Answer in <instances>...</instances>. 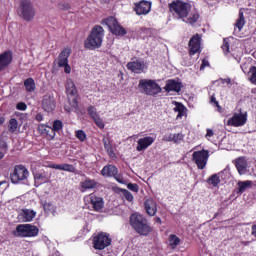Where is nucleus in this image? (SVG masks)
<instances>
[{"label": "nucleus", "mask_w": 256, "mask_h": 256, "mask_svg": "<svg viewBox=\"0 0 256 256\" xmlns=\"http://www.w3.org/2000/svg\"><path fill=\"white\" fill-rule=\"evenodd\" d=\"M210 103L214 106L217 107L218 111H220L221 106L219 105V102L217 101V98H215V94H212L210 97Z\"/></svg>", "instance_id": "c03bdc74"}, {"label": "nucleus", "mask_w": 256, "mask_h": 256, "mask_svg": "<svg viewBox=\"0 0 256 256\" xmlns=\"http://www.w3.org/2000/svg\"><path fill=\"white\" fill-rule=\"evenodd\" d=\"M61 129H63V122L61 120H55L53 122V127H52V130L53 132H59L61 131Z\"/></svg>", "instance_id": "58836bf2"}, {"label": "nucleus", "mask_w": 256, "mask_h": 256, "mask_svg": "<svg viewBox=\"0 0 256 256\" xmlns=\"http://www.w3.org/2000/svg\"><path fill=\"white\" fill-rule=\"evenodd\" d=\"M153 143H155V139L151 136L140 138L137 141L136 151H147V149H149V147H151Z\"/></svg>", "instance_id": "ddd939ff"}, {"label": "nucleus", "mask_w": 256, "mask_h": 256, "mask_svg": "<svg viewBox=\"0 0 256 256\" xmlns=\"http://www.w3.org/2000/svg\"><path fill=\"white\" fill-rule=\"evenodd\" d=\"M16 109H18V111H27V104H25V102H19L16 105Z\"/></svg>", "instance_id": "09e8293b"}, {"label": "nucleus", "mask_w": 256, "mask_h": 256, "mask_svg": "<svg viewBox=\"0 0 256 256\" xmlns=\"http://www.w3.org/2000/svg\"><path fill=\"white\" fill-rule=\"evenodd\" d=\"M117 173H119V170H117V167L113 165L104 166L101 171V175H103V177H115Z\"/></svg>", "instance_id": "393cba45"}, {"label": "nucleus", "mask_w": 256, "mask_h": 256, "mask_svg": "<svg viewBox=\"0 0 256 256\" xmlns=\"http://www.w3.org/2000/svg\"><path fill=\"white\" fill-rule=\"evenodd\" d=\"M65 111H67V113H71V111H73V108L65 106Z\"/></svg>", "instance_id": "69168bd1"}, {"label": "nucleus", "mask_w": 256, "mask_h": 256, "mask_svg": "<svg viewBox=\"0 0 256 256\" xmlns=\"http://www.w3.org/2000/svg\"><path fill=\"white\" fill-rule=\"evenodd\" d=\"M51 169H57L58 171H63V164H52L50 165Z\"/></svg>", "instance_id": "603ef678"}, {"label": "nucleus", "mask_w": 256, "mask_h": 256, "mask_svg": "<svg viewBox=\"0 0 256 256\" xmlns=\"http://www.w3.org/2000/svg\"><path fill=\"white\" fill-rule=\"evenodd\" d=\"M230 45H229V39L224 38L223 44H222V51L224 52V55H227L229 53Z\"/></svg>", "instance_id": "79ce46f5"}, {"label": "nucleus", "mask_w": 256, "mask_h": 256, "mask_svg": "<svg viewBox=\"0 0 256 256\" xmlns=\"http://www.w3.org/2000/svg\"><path fill=\"white\" fill-rule=\"evenodd\" d=\"M163 141H166V142L173 141V134H165L163 137Z\"/></svg>", "instance_id": "5fc2aeb1"}, {"label": "nucleus", "mask_w": 256, "mask_h": 256, "mask_svg": "<svg viewBox=\"0 0 256 256\" xmlns=\"http://www.w3.org/2000/svg\"><path fill=\"white\" fill-rule=\"evenodd\" d=\"M134 10L138 15H148L151 11V2L142 0L135 4Z\"/></svg>", "instance_id": "4468645a"}, {"label": "nucleus", "mask_w": 256, "mask_h": 256, "mask_svg": "<svg viewBox=\"0 0 256 256\" xmlns=\"http://www.w3.org/2000/svg\"><path fill=\"white\" fill-rule=\"evenodd\" d=\"M9 147L7 146V142L0 140V151L7 153Z\"/></svg>", "instance_id": "de8ad7c7"}, {"label": "nucleus", "mask_w": 256, "mask_h": 256, "mask_svg": "<svg viewBox=\"0 0 256 256\" xmlns=\"http://www.w3.org/2000/svg\"><path fill=\"white\" fill-rule=\"evenodd\" d=\"M192 161L195 163L198 169H205V167H207V161H209V151H194L192 154Z\"/></svg>", "instance_id": "1a4fd4ad"}, {"label": "nucleus", "mask_w": 256, "mask_h": 256, "mask_svg": "<svg viewBox=\"0 0 256 256\" xmlns=\"http://www.w3.org/2000/svg\"><path fill=\"white\" fill-rule=\"evenodd\" d=\"M76 137L78 140H80L82 143L83 141L87 140V134L83 130H77L76 132Z\"/></svg>", "instance_id": "ea45409f"}, {"label": "nucleus", "mask_w": 256, "mask_h": 256, "mask_svg": "<svg viewBox=\"0 0 256 256\" xmlns=\"http://www.w3.org/2000/svg\"><path fill=\"white\" fill-rule=\"evenodd\" d=\"M102 25H107L109 31H111L113 35L121 37H123V35H127V30H125L123 26L119 25V22L117 21L116 17L110 16L102 20Z\"/></svg>", "instance_id": "0eeeda50"}, {"label": "nucleus", "mask_w": 256, "mask_h": 256, "mask_svg": "<svg viewBox=\"0 0 256 256\" xmlns=\"http://www.w3.org/2000/svg\"><path fill=\"white\" fill-rule=\"evenodd\" d=\"M249 75H250V78H249L250 83H253L255 85L256 84V67L255 66H252L249 69Z\"/></svg>", "instance_id": "4c0bfd02"}, {"label": "nucleus", "mask_w": 256, "mask_h": 256, "mask_svg": "<svg viewBox=\"0 0 256 256\" xmlns=\"http://www.w3.org/2000/svg\"><path fill=\"white\" fill-rule=\"evenodd\" d=\"M71 55V48H65L59 55L58 60L54 63H57L58 67H63L64 72L69 74L71 73V66L69 65V56Z\"/></svg>", "instance_id": "9b49d317"}, {"label": "nucleus", "mask_w": 256, "mask_h": 256, "mask_svg": "<svg viewBox=\"0 0 256 256\" xmlns=\"http://www.w3.org/2000/svg\"><path fill=\"white\" fill-rule=\"evenodd\" d=\"M94 123L99 127V129H105V122H103V119L101 116H98L97 118H94Z\"/></svg>", "instance_id": "37998d69"}, {"label": "nucleus", "mask_w": 256, "mask_h": 256, "mask_svg": "<svg viewBox=\"0 0 256 256\" xmlns=\"http://www.w3.org/2000/svg\"><path fill=\"white\" fill-rule=\"evenodd\" d=\"M174 113H178L176 119H183V117L187 115V108H185L183 104L176 102V106L174 107Z\"/></svg>", "instance_id": "c85d7f7f"}, {"label": "nucleus", "mask_w": 256, "mask_h": 256, "mask_svg": "<svg viewBox=\"0 0 256 256\" xmlns=\"http://www.w3.org/2000/svg\"><path fill=\"white\" fill-rule=\"evenodd\" d=\"M138 87L141 93H144V95L153 96L161 93V86H159L155 80L141 79L139 81Z\"/></svg>", "instance_id": "20e7f679"}, {"label": "nucleus", "mask_w": 256, "mask_h": 256, "mask_svg": "<svg viewBox=\"0 0 256 256\" xmlns=\"http://www.w3.org/2000/svg\"><path fill=\"white\" fill-rule=\"evenodd\" d=\"M235 27L238 31H241L243 27H245V16L243 15V12H239V18L235 23Z\"/></svg>", "instance_id": "473e14b6"}, {"label": "nucleus", "mask_w": 256, "mask_h": 256, "mask_svg": "<svg viewBox=\"0 0 256 256\" xmlns=\"http://www.w3.org/2000/svg\"><path fill=\"white\" fill-rule=\"evenodd\" d=\"M36 120H37V121H43V115L38 114V115L36 116Z\"/></svg>", "instance_id": "e2e57ef3"}, {"label": "nucleus", "mask_w": 256, "mask_h": 256, "mask_svg": "<svg viewBox=\"0 0 256 256\" xmlns=\"http://www.w3.org/2000/svg\"><path fill=\"white\" fill-rule=\"evenodd\" d=\"M213 135H214L213 130L207 129L206 139L213 137Z\"/></svg>", "instance_id": "052dcab7"}, {"label": "nucleus", "mask_w": 256, "mask_h": 256, "mask_svg": "<svg viewBox=\"0 0 256 256\" xmlns=\"http://www.w3.org/2000/svg\"><path fill=\"white\" fill-rule=\"evenodd\" d=\"M3 123H5V118L0 117V125H3Z\"/></svg>", "instance_id": "774afa93"}, {"label": "nucleus", "mask_w": 256, "mask_h": 256, "mask_svg": "<svg viewBox=\"0 0 256 256\" xmlns=\"http://www.w3.org/2000/svg\"><path fill=\"white\" fill-rule=\"evenodd\" d=\"M59 9L62 11H68V9H71V6L68 3H60Z\"/></svg>", "instance_id": "8fccbe9b"}, {"label": "nucleus", "mask_w": 256, "mask_h": 256, "mask_svg": "<svg viewBox=\"0 0 256 256\" xmlns=\"http://www.w3.org/2000/svg\"><path fill=\"white\" fill-rule=\"evenodd\" d=\"M190 47V55H195V53H199L201 49V36L199 34H195L189 41Z\"/></svg>", "instance_id": "f3484780"}, {"label": "nucleus", "mask_w": 256, "mask_h": 256, "mask_svg": "<svg viewBox=\"0 0 256 256\" xmlns=\"http://www.w3.org/2000/svg\"><path fill=\"white\" fill-rule=\"evenodd\" d=\"M13 235L14 237H37L39 235V228L31 224H19Z\"/></svg>", "instance_id": "39448f33"}, {"label": "nucleus", "mask_w": 256, "mask_h": 256, "mask_svg": "<svg viewBox=\"0 0 256 256\" xmlns=\"http://www.w3.org/2000/svg\"><path fill=\"white\" fill-rule=\"evenodd\" d=\"M205 67H209V62L206 59H203L202 64L200 66V71H203V69H205Z\"/></svg>", "instance_id": "4d7b16f0"}, {"label": "nucleus", "mask_w": 256, "mask_h": 256, "mask_svg": "<svg viewBox=\"0 0 256 256\" xmlns=\"http://www.w3.org/2000/svg\"><path fill=\"white\" fill-rule=\"evenodd\" d=\"M5 155H7V153L0 150V161H1V159H3V157H5Z\"/></svg>", "instance_id": "0e129e2a"}, {"label": "nucleus", "mask_w": 256, "mask_h": 256, "mask_svg": "<svg viewBox=\"0 0 256 256\" xmlns=\"http://www.w3.org/2000/svg\"><path fill=\"white\" fill-rule=\"evenodd\" d=\"M88 203H90L94 209V211H101L103 209V198L95 196V194H91L85 198Z\"/></svg>", "instance_id": "dca6fc26"}, {"label": "nucleus", "mask_w": 256, "mask_h": 256, "mask_svg": "<svg viewBox=\"0 0 256 256\" xmlns=\"http://www.w3.org/2000/svg\"><path fill=\"white\" fill-rule=\"evenodd\" d=\"M127 69L132 71V73H141L145 69V62L141 60L129 62L127 64Z\"/></svg>", "instance_id": "412c9836"}, {"label": "nucleus", "mask_w": 256, "mask_h": 256, "mask_svg": "<svg viewBox=\"0 0 256 256\" xmlns=\"http://www.w3.org/2000/svg\"><path fill=\"white\" fill-rule=\"evenodd\" d=\"M24 87L26 91L33 93V91H35V80H33V78H27L24 81Z\"/></svg>", "instance_id": "7c9ffc66"}, {"label": "nucleus", "mask_w": 256, "mask_h": 256, "mask_svg": "<svg viewBox=\"0 0 256 256\" xmlns=\"http://www.w3.org/2000/svg\"><path fill=\"white\" fill-rule=\"evenodd\" d=\"M37 216V212L35 210L23 209L19 214L20 219H22V223H31L33 219Z\"/></svg>", "instance_id": "aec40b11"}, {"label": "nucleus", "mask_w": 256, "mask_h": 256, "mask_svg": "<svg viewBox=\"0 0 256 256\" xmlns=\"http://www.w3.org/2000/svg\"><path fill=\"white\" fill-rule=\"evenodd\" d=\"M29 177V170L23 165H16L13 173L10 175V180L14 185L21 183V181H27Z\"/></svg>", "instance_id": "6e6552de"}, {"label": "nucleus", "mask_w": 256, "mask_h": 256, "mask_svg": "<svg viewBox=\"0 0 256 256\" xmlns=\"http://www.w3.org/2000/svg\"><path fill=\"white\" fill-rule=\"evenodd\" d=\"M109 157H115V151H113V146L106 149Z\"/></svg>", "instance_id": "bf43d9fd"}, {"label": "nucleus", "mask_w": 256, "mask_h": 256, "mask_svg": "<svg viewBox=\"0 0 256 256\" xmlns=\"http://www.w3.org/2000/svg\"><path fill=\"white\" fill-rule=\"evenodd\" d=\"M88 111V115L91 117V119L95 120L97 119L99 116V113H97V108H95V106H89L87 108Z\"/></svg>", "instance_id": "c9c22d12"}, {"label": "nucleus", "mask_w": 256, "mask_h": 256, "mask_svg": "<svg viewBox=\"0 0 256 256\" xmlns=\"http://www.w3.org/2000/svg\"><path fill=\"white\" fill-rule=\"evenodd\" d=\"M118 193H122V195L125 197L126 201H129L131 203L133 201V194L129 192L127 189H118Z\"/></svg>", "instance_id": "f704fd0d"}, {"label": "nucleus", "mask_w": 256, "mask_h": 256, "mask_svg": "<svg viewBox=\"0 0 256 256\" xmlns=\"http://www.w3.org/2000/svg\"><path fill=\"white\" fill-rule=\"evenodd\" d=\"M38 131L42 133V135H47L50 139H55V132L51 126L40 124L38 126Z\"/></svg>", "instance_id": "a878e982"}, {"label": "nucleus", "mask_w": 256, "mask_h": 256, "mask_svg": "<svg viewBox=\"0 0 256 256\" xmlns=\"http://www.w3.org/2000/svg\"><path fill=\"white\" fill-rule=\"evenodd\" d=\"M42 107L46 113L55 111L56 103L55 98L51 95H45L42 100Z\"/></svg>", "instance_id": "2eb2a0df"}, {"label": "nucleus", "mask_w": 256, "mask_h": 256, "mask_svg": "<svg viewBox=\"0 0 256 256\" xmlns=\"http://www.w3.org/2000/svg\"><path fill=\"white\" fill-rule=\"evenodd\" d=\"M234 165L239 175H245V173H247V167H249V164L247 163V159L245 157H239L234 160Z\"/></svg>", "instance_id": "6ab92c4d"}, {"label": "nucleus", "mask_w": 256, "mask_h": 256, "mask_svg": "<svg viewBox=\"0 0 256 256\" xmlns=\"http://www.w3.org/2000/svg\"><path fill=\"white\" fill-rule=\"evenodd\" d=\"M168 9L175 19H181L189 25H195L199 21V12H191V3L189 2L174 0L168 4Z\"/></svg>", "instance_id": "f257e3e1"}, {"label": "nucleus", "mask_w": 256, "mask_h": 256, "mask_svg": "<svg viewBox=\"0 0 256 256\" xmlns=\"http://www.w3.org/2000/svg\"><path fill=\"white\" fill-rule=\"evenodd\" d=\"M99 183L93 179L87 178L85 181L81 182L82 189H96Z\"/></svg>", "instance_id": "c756f323"}, {"label": "nucleus", "mask_w": 256, "mask_h": 256, "mask_svg": "<svg viewBox=\"0 0 256 256\" xmlns=\"http://www.w3.org/2000/svg\"><path fill=\"white\" fill-rule=\"evenodd\" d=\"M103 144H104V149H105V150H107V149L113 147V146L111 145V143H109V140H107V138H103Z\"/></svg>", "instance_id": "864d4df0"}, {"label": "nucleus", "mask_w": 256, "mask_h": 256, "mask_svg": "<svg viewBox=\"0 0 256 256\" xmlns=\"http://www.w3.org/2000/svg\"><path fill=\"white\" fill-rule=\"evenodd\" d=\"M156 223H159V225H161V219L159 217L154 219Z\"/></svg>", "instance_id": "338daca9"}, {"label": "nucleus", "mask_w": 256, "mask_h": 256, "mask_svg": "<svg viewBox=\"0 0 256 256\" xmlns=\"http://www.w3.org/2000/svg\"><path fill=\"white\" fill-rule=\"evenodd\" d=\"M145 209L150 217H154V215L157 213V203H155L153 199H148L145 202Z\"/></svg>", "instance_id": "bb28decb"}, {"label": "nucleus", "mask_w": 256, "mask_h": 256, "mask_svg": "<svg viewBox=\"0 0 256 256\" xmlns=\"http://www.w3.org/2000/svg\"><path fill=\"white\" fill-rule=\"evenodd\" d=\"M181 87V82H178L176 80H168L164 89L165 91H167V93H171V91L179 93V91H181Z\"/></svg>", "instance_id": "4be33fe9"}, {"label": "nucleus", "mask_w": 256, "mask_h": 256, "mask_svg": "<svg viewBox=\"0 0 256 256\" xmlns=\"http://www.w3.org/2000/svg\"><path fill=\"white\" fill-rule=\"evenodd\" d=\"M19 126L17 119L12 118L9 121L8 129L11 133H15L17 131V127Z\"/></svg>", "instance_id": "e433bc0d"}, {"label": "nucleus", "mask_w": 256, "mask_h": 256, "mask_svg": "<svg viewBox=\"0 0 256 256\" xmlns=\"http://www.w3.org/2000/svg\"><path fill=\"white\" fill-rule=\"evenodd\" d=\"M127 188L130 191H133L134 193H139V185L135 184V183H129L127 184Z\"/></svg>", "instance_id": "a18cd8bd"}, {"label": "nucleus", "mask_w": 256, "mask_h": 256, "mask_svg": "<svg viewBox=\"0 0 256 256\" xmlns=\"http://www.w3.org/2000/svg\"><path fill=\"white\" fill-rule=\"evenodd\" d=\"M252 235L256 237V224L252 226Z\"/></svg>", "instance_id": "680f3d73"}, {"label": "nucleus", "mask_w": 256, "mask_h": 256, "mask_svg": "<svg viewBox=\"0 0 256 256\" xmlns=\"http://www.w3.org/2000/svg\"><path fill=\"white\" fill-rule=\"evenodd\" d=\"M130 225L133 230L136 231L139 235H143L144 237L149 235L153 228L149 226V222L146 220L143 215L139 213L132 214L130 217Z\"/></svg>", "instance_id": "f03ea898"}, {"label": "nucleus", "mask_w": 256, "mask_h": 256, "mask_svg": "<svg viewBox=\"0 0 256 256\" xmlns=\"http://www.w3.org/2000/svg\"><path fill=\"white\" fill-rule=\"evenodd\" d=\"M103 37H105V30H103V27L99 25L94 26L90 35L84 42V47L86 49H99L103 44Z\"/></svg>", "instance_id": "7ed1b4c3"}, {"label": "nucleus", "mask_w": 256, "mask_h": 256, "mask_svg": "<svg viewBox=\"0 0 256 256\" xmlns=\"http://www.w3.org/2000/svg\"><path fill=\"white\" fill-rule=\"evenodd\" d=\"M66 93L70 97H75V95H77V87H75V82L71 79H68L66 82Z\"/></svg>", "instance_id": "cd10ccee"}, {"label": "nucleus", "mask_w": 256, "mask_h": 256, "mask_svg": "<svg viewBox=\"0 0 256 256\" xmlns=\"http://www.w3.org/2000/svg\"><path fill=\"white\" fill-rule=\"evenodd\" d=\"M19 15L24 21H33L35 19V8L31 0H20Z\"/></svg>", "instance_id": "423d86ee"}, {"label": "nucleus", "mask_w": 256, "mask_h": 256, "mask_svg": "<svg viewBox=\"0 0 256 256\" xmlns=\"http://www.w3.org/2000/svg\"><path fill=\"white\" fill-rule=\"evenodd\" d=\"M109 157H115V151H113V146L106 149Z\"/></svg>", "instance_id": "13d9d810"}, {"label": "nucleus", "mask_w": 256, "mask_h": 256, "mask_svg": "<svg viewBox=\"0 0 256 256\" xmlns=\"http://www.w3.org/2000/svg\"><path fill=\"white\" fill-rule=\"evenodd\" d=\"M109 245H111V239L109 234L105 232H101L93 238V247L98 251H103V249L109 247Z\"/></svg>", "instance_id": "9d476101"}, {"label": "nucleus", "mask_w": 256, "mask_h": 256, "mask_svg": "<svg viewBox=\"0 0 256 256\" xmlns=\"http://www.w3.org/2000/svg\"><path fill=\"white\" fill-rule=\"evenodd\" d=\"M35 187H40L44 183H49V175L46 172H39L34 174Z\"/></svg>", "instance_id": "5701e85b"}, {"label": "nucleus", "mask_w": 256, "mask_h": 256, "mask_svg": "<svg viewBox=\"0 0 256 256\" xmlns=\"http://www.w3.org/2000/svg\"><path fill=\"white\" fill-rule=\"evenodd\" d=\"M62 171H67L68 173H75L76 169L75 166L72 164H62Z\"/></svg>", "instance_id": "a19ab883"}, {"label": "nucleus", "mask_w": 256, "mask_h": 256, "mask_svg": "<svg viewBox=\"0 0 256 256\" xmlns=\"http://www.w3.org/2000/svg\"><path fill=\"white\" fill-rule=\"evenodd\" d=\"M13 61V53L11 51H6L0 54V72L5 71L8 65H11Z\"/></svg>", "instance_id": "a211bd4d"}, {"label": "nucleus", "mask_w": 256, "mask_h": 256, "mask_svg": "<svg viewBox=\"0 0 256 256\" xmlns=\"http://www.w3.org/2000/svg\"><path fill=\"white\" fill-rule=\"evenodd\" d=\"M114 179H116V181H117L118 183H121L122 185L125 184V179H124L123 176H121V175L116 174V175L114 176Z\"/></svg>", "instance_id": "3c124183"}, {"label": "nucleus", "mask_w": 256, "mask_h": 256, "mask_svg": "<svg viewBox=\"0 0 256 256\" xmlns=\"http://www.w3.org/2000/svg\"><path fill=\"white\" fill-rule=\"evenodd\" d=\"M247 123V112L234 113L231 118L227 120L229 127H243Z\"/></svg>", "instance_id": "f8f14e48"}, {"label": "nucleus", "mask_w": 256, "mask_h": 256, "mask_svg": "<svg viewBox=\"0 0 256 256\" xmlns=\"http://www.w3.org/2000/svg\"><path fill=\"white\" fill-rule=\"evenodd\" d=\"M238 188L236 189V193L238 195H242V193H245L247 189H251L253 187V181L246 180V181H239L237 183Z\"/></svg>", "instance_id": "b1692460"}, {"label": "nucleus", "mask_w": 256, "mask_h": 256, "mask_svg": "<svg viewBox=\"0 0 256 256\" xmlns=\"http://www.w3.org/2000/svg\"><path fill=\"white\" fill-rule=\"evenodd\" d=\"M207 183L209 185H212L213 187H217L221 183V178L219 177V174H213L210 176L207 180Z\"/></svg>", "instance_id": "2f4dec72"}, {"label": "nucleus", "mask_w": 256, "mask_h": 256, "mask_svg": "<svg viewBox=\"0 0 256 256\" xmlns=\"http://www.w3.org/2000/svg\"><path fill=\"white\" fill-rule=\"evenodd\" d=\"M179 243H181V239L177 235L171 234L169 236V245L172 247V249H175Z\"/></svg>", "instance_id": "72a5a7b5"}, {"label": "nucleus", "mask_w": 256, "mask_h": 256, "mask_svg": "<svg viewBox=\"0 0 256 256\" xmlns=\"http://www.w3.org/2000/svg\"><path fill=\"white\" fill-rule=\"evenodd\" d=\"M173 143H181L183 141V134L182 133H177L173 134Z\"/></svg>", "instance_id": "49530a36"}, {"label": "nucleus", "mask_w": 256, "mask_h": 256, "mask_svg": "<svg viewBox=\"0 0 256 256\" xmlns=\"http://www.w3.org/2000/svg\"><path fill=\"white\" fill-rule=\"evenodd\" d=\"M71 108L72 109H77L78 107V102H77V98H72V101L70 102Z\"/></svg>", "instance_id": "6e6d98bb"}]
</instances>
